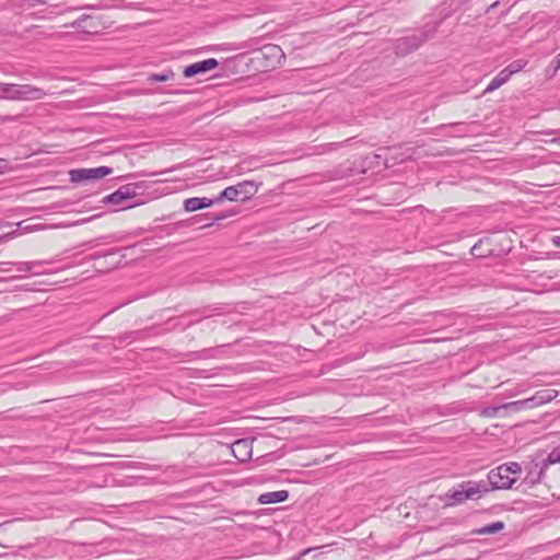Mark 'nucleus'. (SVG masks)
Returning a JSON list of instances; mask_svg holds the SVG:
<instances>
[{"mask_svg": "<svg viewBox=\"0 0 560 560\" xmlns=\"http://www.w3.org/2000/svg\"><path fill=\"white\" fill-rule=\"evenodd\" d=\"M522 472V467L516 462L502 464L488 472V481L491 490H508L516 482L517 476Z\"/></svg>", "mask_w": 560, "mask_h": 560, "instance_id": "obj_1", "label": "nucleus"}, {"mask_svg": "<svg viewBox=\"0 0 560 560\" xmlns=\"http://www.w3.org/2000/svg\"><path fill=\"white\" fill-rule=\"evenodd\" d=\"M489 491L486 481H464L458 486V489L450 490L446 492L445 498L451 500V504H460L468 499H479L483 493Z\"/></svg>", "mask_w": 560, "mask_h": 560, "instance_id": "obj_2", "label": "nucleus"}, {"mask_svg": "<svg viewBox=\"0 0 560 560\" xmlns=\"http://www.w3.org/2000/svg\"><path fill=\"white\" fill-rule=\"evenodd\" d=\"M258 191V185L253 180H244L236 185L226 187L215 198V201L222 202L223 200L237 201L246 200Z\"/></svg>", "mask_w": 560, "mask_h": 560, "instance_id": "obj_3", "label": "nucleus"}, {"mask_svg": "<svg viewBox=\"0 0 560 560\" xmlns=\"http://www.w3.org/2000/svg\"><path fill=\"white\" fill-rule=\"evenodd\" d=\"M143 189L142 183H129L119 187L116 191L105 196L102 200L105 205L118 206L122 201L131 199L139 195L140 190Z\"/></svg>", "mask_w": 560, "mask_h": 560, "instance_id": "obj_4", "label": "nucleus"}, {"mask_svg": "<svg viewBox=\"0 0 560 560\" xmlns=\"http://www.w3.org/2000/svg\"><path fill=\"white\" fill-rule=\"evenodd\" d=\"M113 173V168L108 166H98L94 168H75L69 172L72 183H80L91 179H101Z\"/></svg>", "mask_w": 560, "mask_h": 560, "instance_id": "obj_5", "label": "nucleus"}, {"mask_svg": "<svg viewBox=\"0 0 560 560\" xmlns=\"http://www.w3.org/2000/svg\"><path fill=\"white\" fill-rule=\"evenodd\" d=\"M65 26L80 30L85 34H96L103 28V23L98 16L82 14L80 18Z\"/></svg>", "mask_w": 560, "mask_h": 560, "instance_id": "obj_6", "label": "nucleus"}, {"mask_svg": "<svg viewBox=\"0 0 560 560\" xmlns=\"http://www.w3.org/2000/svg\"><path fill=\"white\" fill-rule=\"evenodd\" d=\"M264 59L266 68H276L281 63V60L284 58V54L280 46L268 44L265 45L259 51L256 59Z\"/></svg>", "mask_w": 560, "mask_h": 560, "instance_id": "obj_7", "label": "nucleus"}, {"mask_svg": "<svg viewBox=\"0 0 560 560\" xmlns=\"http://www.w3.org/2000/svg\"><path fill=\"white\" fill-rule=\"evenodd\" d=\"M14 101H37L42 100L46 92L31 84H14Z\"/></svg>", "mask_w": 560, "mask_h": 560, "instance_id": "obj_8", "label": "nucleus"}, {"mask_svg": "<svg viewBox=\"0 0 560 560\" xmlns=\"http://www.w3.org/2000/svg\"><path fill=\"white\" fill-rule=\"evenodd\" d=\"M219 61L215 58L205 59L198 62H194L184 68L183 74L185 78H192L198 74L209 72L218 68Z\"/></svg>", "mask_w": 560, "mask_h": 560, "instance_id": "obj_9", "label": "nucleus"}, {"mask_svg": "<svg viewBox=\"0 0 560 560\" xmlns=\"http://www.w3.org/2000/svg\"><path fill=\"white\" fill-rule=\"evenodd\" d=\"M421 45V38L417 34L405 36L396 40L395 52L397 56H406L417 50Z\"/></svg>", "mask_w": 560, "mask_h": 560, "instance_id": "obj_10", "label": "nucleus"}, {"mask_svg": "<svg viewBox=\"0 0 560 560\" xmlns=\"http://www.w3.org/2000/svg\"><path fill=\"white\" fill-rule=\"evenodd\" d=\"M548 469L547 464L544 462L535 463L532 468L528 470L527 475L523 479L522 483L528 487H533L539 483Z\"/></svg>", "mask_w": 560, "mask_h": 560, "instance_id": "obj_11", "label": "nucleus"}, {"mask_svg": "<svg viewBox=\"0 0 560 560\" xmlns=\"http://www.w3.org/2000/svg\"><path fill=\"white\" fill-rule=\"evenodd\" d=\"M48 264V261L45 260H36V261H20V262H0L1 266H9L13 265L15 266L16 271L19 272H26L32 275H40L42 272L36 270V268Z\"/></svg>", "mask_w": 560, "mask_h": 560, "instance_id": "obj_12", "label": "nucleus"}, {"mask_svg": "<svg viewBox=\"0 0 560 560\" xmlns=\"http://www.w3.org/2000/svg\"><path fill=\"white\" fill-rule=\"evenodd\" d=\"M214 203H219L218 201H215V198L209 199L206 197H192L184 201V209L188 212H194L203 208H208Z\"/></svg>", "mask_w": 560, "mask_h": 560, "instance_id": "obj_13", "label": "nucleus"}, {"mask_svg": "<svg viewBox=\"0 0 560 560\" xmlns=\"http://www.w3.org/2000/svg\"><path fill=\"white\" fill-rule=\"evenodd\" d=\"M515 73V70H512L511 67H506L502 69L498 75H495L491 82L488 84V86L485 90V93L493 92L494 90L499 89L501 85H503L505 82L509 81L511 75Z\"/></svg>", "mask_w": 560, "mask_h": 560, "instance_id": "obj_14", "label": "nucleus"}, {"mask_svg": "<svg viewBox=\"0 0 560 560\" xmlns=\"http://www.w3.org/2000/svg\"><path fill=\"white\" fill-rule=\"evenodd\" d=\"M289 498V491L278 490L272 492L261 493L257 501L259 504H273L284 502Z\"/></svg>", "mask_w": 560, "mask_h": 560, "instance_id": "obj_15", "label": "nucleus"}, {"mask_svg": "<svg viewBox=\"0 0 560 560\" xmlns=\"http://www.w3.org/2000/svg\"><path fill=\"white\" fill-rule=\"evenodd\" d=\"M232 452L238 460L245 462L252 454L250 443L245 439L237 440L232 445Z\"/></svg>", "mask_w": 560, "mask_h": 560, "instance_id": "obj_16", "label": "nucleus"}, {"mask_svg": "<svg viewBox=\"0 0 560 560\" xmlns=\"http://www.w3.org/2000/svg\"><path fill=\"white\" fill-rule=\"evenodd\" d=\"M557 392L553 389H544L537 392L533 397L528 398V401L532 405V408L538 405H542L549 402L553 398H556Z\"/></svg>", "mask_w": 560, "mask_h": 560, "instance_id": "obj_17", "label": "nucleus"}, {"mask_svg": "<svg viewBox=\"0 0 560 560\" xmlns=\"http://www.w3.org/2000/svg\"><path fill=\"white\" fill-rule=\"evenodd\" d=\"M441 25V21H435L432 23H427L423 28L420 31L419 34H417L421 38L422 45L429 40L430 38H433L435 33L438 32V28Z\"/></svg>", "mask_w": 560, "mask_h": 560, "instance_id": "obj_18", "label": "nucleus"}, {"mask_svg": "<svg viewBox=\"0 0 560 560\" xmlns=\"http://www.w3.org/2000/svg\"><path fill=\"white\" fill-rule=\"evenodd\" d=\"M503 528H504V523L499 521V522H494L492 524L486 525L481 528H478L475 530V533L478 535H490V534L498 533V532L502 530Z\"/></svg>", "mask_w": 560, "mask_h": 560, "instance_id": "obj_19", "label": "nucleus"}, {"mask_svg": "<svg viewBox=\"0 0 560 560\" xmlns=\"http://www.w3.org/2000/svg\"><path fill=\"white\" fill-rule=\"evenodd\" d=\"M14 84L0 82V100L14 101Z\"/></svg>", "mask_w": 560, "mask_h": 560, "instance_id": "obj_20", "label": "nucleus"}, {"mask_svg": "<svg viewBox=\"0 0 560 560\" xmlns=\"http://www.w3.org/2000/svg\"><path fill=\"white\" fill-rule=\"evenodd\" d=\"M174 78L173 71H166L164 73H153L148 77V82L155 83V82H165Z\"/></svg>", "mask_w": 560, "mask_h": 560, "instance_id": "obj_21", "label": "nucleus"}, {"mask_svg": "<svg viewBox=\"0 0 560 560\" xmlns=\"http://www.w3.org/2000/svg\"><path fill=\"white\" fill-rule=\"evenodd\" d=\"M545 464H547V467L551 464L560 463V444L552 448V451L549 453L548 457L542 460Z\"/></svg>", "mask_w": 560, "mask_h": 560, "instance_id": "obj_22", "label": "nucleus"}, {"mask_svg": "<svg viewBox=\"0 0 560 560\" xmlns=\"http://www.w3.org/2000/svg\"><path fill=\"white\" fill-rule=\"evenodd\" d=\"M526 407L532 408V405L528 401V398L524 399V400L512 401V402L503 405V408H510V409H513L515 411H518V410H521L523 408H526Z\"/></svg>", "mask_w": 560, "mask_h": 560, "instance_id": "obj_23", "label": "nucleus"}, {"mask_svg": "<svg viewBox=\"0 0 560 560\" xmlns=\"http://www.w3.org/2000/svg\"><path fill=\"white\" fill-rule=\"evenodd\" d=\"M482 241H479L476 245L471 247V254L477 257L486 256L487 254L481 252Z\"/></svg>", "mask_w": 560, "mask_h": 560, "instance_id": "obj_24", "label": "nucleus"}, {"mask_svg": "<svg viewBox=\"0 0 560 560\" xmlns=\"http://www.w3.org/2000/svg\"><path fill=\"white\" fill-rule=\"evenodd\" d=\"M501 408H503V406H500V407H487V408L483 410V415L489 416V417H493V416H495V413H497Z\"/></svg>", "mask_w": 560, "mask_h": 560, "instance_id": "obj_25", "label": "nucleus"}, {"mask_svg": "<svg viewBox=\"0 0 560 560\" xmlns=\"http://www.w3.org/2000/svg\"><path fill=\"white\" fill-rule=\"evenodd\" d=\"M18 234V231H13L11 233H1L0 232V241H7L13 238Z\"/></svg>", "mask_w": 560, "mask_h": 560, "instance_id": "obj_26", "label": "nucleus"}, {"mask_svg": "<svg viewBox=\"0 0 560 560\" xmlns=\"http://www.w3.org/2000/svg\"><path fill=\"white\" fill-rule=\"evenodd\" d=\"M551 65L553 66V72H557L560 69V52L556 56Z\"/></svg>", "mask_w": 560, "mask_h": 560, "instance_id": "obj_27", "label": "nucleus"}, {"mask_svg": "<svg viewBox=\"0 0 560 560\" xmlns=\"http://www.w3.org/2000/svg\"><path fill=\"white\" fill-rule=\"evenodd\" d=\"M311 551L310 548L307 549H304L302 552H300L299 555L296 556H293L292 558H290L289 560H301L306 553H308Z\"/></svg>", "mask_w": 560, "mask_h": 560, "instance_id": "obj_28", "label": "nucleus"}, {"mask_svg": "<svg viewBox=\"0 0 560 560\" xmlns=\"http://www.w3.org/2000/svg\"><path fill=\"white\" fill-rule=\"evenodd\" d=\"M509 67L512 68V70H515V73L521 70L522 66L517 62L511 63Z\"/></svg>", "mask_w": 560, "mask_h": 560, "instance_id": "obj_29", "label": "nucleus"}, {"mask_svg": "<svg viewBox=\"0 0 560 560\" xmlns=\"http://www.w3.org/2000/svg\"><path fill=\"white\" fill-rule=\"evenodd\" d=\"M552 243L555 246L560 247V236H553Z\"/></svg>", "mask_w": 560, "mask_h": 560, "instance_id": "obj_30", "label": "nucleus"}, {"mask_svg": "<svg viewBox=\"0 0 560 560\" xmlns=\"http://www.w3.org/2000/svg\"><path fill=\"white\" fill-rule=\"evenodd\" d=\"M119 254L118 249H112L108 253H106L104 256H116Z\"/></svg>", "mask_w": 560, "mask_h": 560, "instance_id": "obj_31", "label": "nucleus"}, {"mask_svg": "<svg viewBox=\"0 0 560 560\" xmlns=\"http://www.w3.org/2000/svg\"><path fill=\"white\" fill-rule=\"evenodd\" d=\"M199 313H200V310H191V311L186 312V314H188V315H197Z\"/></svg>", "mask_w": 560, "mask_h": 560, "instance_id": "obj_32", "label": "nucleus"}, {"mask_svg": "<svg viewBox=\"0 0 560 560\" xmlns=\"http://www.w3.org/2000/svg\"><path fill=\"white\" fill-rule=\"evenodd\" d=\"M197 322H189L187 325H185L184 327H182L183 330H185L186 328L195 325Z\"/></svg>", "mask_w": 560, "mask_h": 560, "instance_id": "obj_33", "label": "nucleus"}, {"mask_svg": "<svg viewBox=\"0 0 560 560\" xmlns=\"http://www.w3.org/2000/svg\"><path fill=\"white\" fill-rule=\"evenodd\" d=\"M552 142H557V143H559V144H560V130H559V137H558V138H556V139H553V140H552Z\"/></svg>", "mask_w": 560, "mask_h": 560, "instance_id": "obj_34", "label": "nucleus"}, {"mask_svg": "<svg viewBox=\"0 0 560 560\" xmlns=\"http://www.w3.org/2000/svg\"><path fill=\"white\" fill-rule=\"evenodd\" d=\"M0 270L1 271H9V266H3Z\"/></svg>", "mask_w": 560, "mask_h": 560, "instance_id": "obj_35", "label": "nucleus"}]
</instances>
